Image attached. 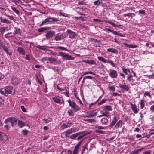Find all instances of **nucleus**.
Segmentation results:
<instances>
[{
	"label": "nucleus",
	"instance_id": "8fccbe9b",
	"mask_svg": "<svg viewBox=\"0 0 154 154\" xmlns=\"http://www.w3.org/2000/svg\"><path fill=\"white\" fill-rule=\"evenodd\" d=\"M152 102L153 104H154V101H152ZM150 110L152 112L154 113V105H152L150 107Z\"/></svg>",
	"mask_w": 154,
	"mask_h": 154
},
{
	"label": "nucleus",
	"instance_id": "20e7f679",
	"mask_svg": "<svg viewBox=\"0 0 154 154\" xmlns=\"http://www.w3.org/2000/svg\"><path fill=\"white\" fill-rule=\"evenodd\" d=\"M79 128L76 127H74L66 130L65 132V136L66 137H69V135L72 133L75 132L79 130Z\"/></svg>",
	"mask_w": 154,
	"mask_h": 154
},
{
	"label": "nucleus",
	"instance_id": "a211bd4d",
	"mask_svg": "<svg viewBox=\"0 0 154 154\" xmlns=\"http://www.w3.org/2000/svg\"><path fill=\"white\" fill-rule=\"evenodd\" d=\"M48 60L50 63H54V64L57 63V61L56 58L54 57H49L48 58Z\"/></svg>",
	"mask_w": 154,
	"mask_h": 154
},
{
	"label": "nucleus",
	"instance_id": "4be33fe9",
	"mask_svg": "<svg viewBox=\"0 0 154 154\" xmlns=\"http://www.w3.org/2000/svg\"><path fill=\"white\" fill-rule=\"evenodd\" d=\"M83 132H80L72 134V135H71L70 136V138L72 139H75L76 137H77L79 135L81 134Z\"/></svg>",
	"mask_w": 154,
	"mask_h": 154
},
{
	"label": "nucleus",
	"instance_id": "bf43d9fd",
	"mask_svg": "<svg viewBox=\"0 0 154 154\" xmlns=\"http://www.w3.org/2000/svg\"><path fill=\"white\" fill-rule=\"evenodd\" d=\"M88 73H89V74H93V75H95V73H94V72H91V71H90V72H85L83 74V75H86L87 74H88Z\"/></svg>",
	"mask_w": 154,
	"mask_h": 154
},
{
	"label": "nucleus",
	"instance_id": "ea45409f",
	"mask_svg": "<svg viewBox=\"0 0 154 154\" xmlns=\"http://www.w3.org/2000/svg\"><path fill=\"white\" fill-rule=\"evenodd\" d=\"M107 63H109L111 65H112L113 67H115V65L114 63H113V62L112 60H107Z\"/></svg>",
	"mask_w": 154,
	"mask_h": 154
},
{
	"label": "nucleus",
	"instance_id": "1a4fd4ad",
	"mask_svg": "<svg viewBox=\"0 0 154 154\" xmlns=\"http://www.w3.org/2000/svg\"><path fill=\"white\" fill-rule=\"evenodd\" d=\"M55 33V32L54 31H49L46 34L45 36L47 38L49 39L52 37Z\"/></svg>",
	"mask_w": 154,
	"mask_h": 154
},
{
	"label": "nucleus",
	"instance_id": "a18cd8bd",
	"mask_svg": "<svg viewBox=\"0 0 154 154\" xmlns=\"http://www.w3.org/2000/svg\"><path fill=\"white\" fill-rule=\"evenodd\" d=\"M102 3V2H101L100 0H97L94 1V4L95 5L98 6Z\"/></svg>",
	"mask_w": 154,
	"mask_h": 154
},
{
	"label": "nucleus",
	"instance_id": "423d86ee",
	"mask_svg": "<svg viewBox=\"0 0 154 154\" xmlns=\"http://www.w3.org/2000/svg\"><path fill=\"white\" fill-rule=\"evenodd\" d=\"M53 100L55 103H62L63 102V100L62 97L57 96L52 98Z\"/></svg>",
	"mask_w": 154,
	"mask_h": 154
},
{
	"label": "nucleus",
	"instance_id": "0eeeda50",
	"mask_svg": "<svg viewBox=\"0 0 154 154\" xmlns=\"http://www.w3.org/2000/svg\"><path fill=\"white\" fill-rule=\"evenodd\" d=\"M109 74L110 76L112 78H116L117 77V72L115 70H110V72Z\"/></svg>",
	"mask_w": 154,
	"mask_h": 154
},
{
	"label": "nucleus",
	"instance_id": "052dcab7",
	"mask_svg": "<svg viewBox=\"0 0 154 154\" xmlns=\"http://www.w3.org/2000/svg\"><path fill=\"white\" fill-rule=\"evenodd\" d=\"M21 108L22 110V111L24 112H26V109L23 106H21Z\"/></svg>",
	"mask_w": 154,
	"mask_h": 154
},
{
	"label": "nucleus",
	"instance_id": "a19ab883",
	"mask_svg": "<svg viewBox=\"0 0 154 154\" xmlns=\"http://www.w3.org/2000/svg\"><path fill=\"white\" fill-rule=\"evenodd\" d=\"M11 9L17 14H19L20 13L19 11L17 9L11 6Z\"/></svg>",
	"mask_w": 154,
	"mask_h": 154
},
{
	"label": "nucleus",
	"instance_id": "49530a36",
	"mask_svg": "<svg viewBox=\"0 0 154 154\" xmlns=\"http://www.w3.org/2000/svg\"><path fill=\"white\" fill-rule=\"evenodd\" d=\"M6 29V28L3 27H2L0 28V32H1L2 34H3Z\"/></svg>",
	"mask_w": 154,
	"mask_h": 154
},
{
	"label": "nucleus",
	"instance_id": "c756f323",
	"mask_svg": "<svg viewBox=\"0 0 154 154\" xmlns=\"http://www.w3.org/2000/svg\"><path fill=\"white\" fill-rule=\"evenodd\" d=\"M50 20V23H52L54 22H57L59 21V20L56 18L49 17Z\"/></svg>",
	"mask_w": 154,
	"mask_h": 154
},
{
	"label": "nucleus",
	"instance_id": "72a5a7b5",
	"mask_svg": "<svg viewBox=\"0 0 154 154\" xmlns=\"http://www.w3.org/2000/svg\"><path fill=\"white\" fill-rule=\"evenodd\" d=\"M47 22H50L49 17L46 18L45 20L43 21L42 23L40 25V26H41Z\"/></svg>",
	"mask_w": 154,
	"mask_h": 154
},
{
	"label": "nucleus",
	"instance_id": "69168bd1",
	"mask_svg": "<svg viewBox=\"0 0 154 154\" xmlns=\"http://www.w3.org/2000/svg\"><path fill=\"white\" fill-rule=\"evenodd\" d=\"M139 13L142 14H144L145 13V11L143 10H140L139 11Z\"/></svg>",
	"mask_w": 154,
	"mask_h": 154
},
{
	"label": "nucleus",
	"instance_id": "ddd939ff",
	"mask_svg": "<svg viewBox=\"0 0 154 154\" xmlns=\"http://www.w3.org/2000/svg\"><path fill=\"white\" fill-rule=\"evenodd\" d=\"M67 32L69 34V37L71 38H74L75 36V33L70 30H68L67 31Z\"/></svg>",
	"mask_w": 154,
	"mask_h": 154
},
{
	"label": "nucleus",
	"instance_id": "f704fd0d",
	"mask_svg": "<svg viewBox=\"0 0 154 154\" xmlns=\"http://www.w3.org/2000/svg\"><path fill=\"white\" fill-rule=\"evenodd\" d=\"M98 59L99 60L105 63H106L107 60L105 59L104 57H98Z\"/></svg>",
	"mask_w": 154,
	"mask_h": 154
},
{
	"label": "nucleus",
	"instance_id": "b1692460",
	"mask_svg": "<svg viewBox=\"0 0 154 154\" xmlns=\"http://www.w3.org/2000/svg\"><path fill=\"white\" fill-rule=\"evenodd\" d=\"M50 29V28L49 27H42L41 28H39L38 29V31L39 32H42L43 31Z\"/></svg>",
	"mask_w": 154,
	"mask_h": 154
},
{
	"label": "nucleus",
	"instance_id": "13d9d810",
	"mask_svg": "<svg viewBox=\"0 0 154 154\" xmlns=\"http://www.w3.org/2000/svg\"><path fill=\"white\" fill-rule=\"evenodd\" d=\"M57 48L59 49H60L63 50H64L66 51H67V50L65 48L63 47L58 46L57 47Z\"/></svg>",
	"mask_w": 154,
	"mask_h": 154
},
{
	"label": "nucleus",
	"instance_id": "680f3d73",
	"mask_svg": "<svg viewBox=\"0 0 154 154\" xmlns=\"http://www.w3.org/2000/svg\"><path fill=\"white\" fill-rule=\"evenodd\" d=\"M78 3L79 5H85L86 4L83 1L79 2Z\"/></svg>",
	"mask_w": 154,
	"mask_h": 154
},
{
	"label": "nucleus",
	"instance_id": "09e8293b",
	"mask_svg": "<svg viewBox=\"0 0 154 154\" xmlns=\"http://www.w3.org/2000/svg\"><path fill=\"white\" fill-rule=\"evenodd\" d=\"M137 47V46L136 45L129 44V48H135Z\"/></svg>",
	"mask_w": 154,
	"mask_h": 154
},
{
	"label": "nucleus",
	"instance_id": "a878e982",
	"mask_svg": "<svg viewBox=\"0 0 154 154\" xmlns=\"http://www.w3.org/2000/svg\"><path fill=\"white\" fill-rule=\"evenodd\" d=\"M18 125L19 127L22 128L25 125V123L22 121H18Z\"/></svg>",
	"mask_w": 154,
	"mask_h": 154
},
{
	"label": "nucleus",
	"instance_id": "4468645a",
	"mask_svg": "<svg viewBox=\"0 0 154 154\" xmlns=\"http://www.w3.org/2000/svg\"><path fill=\"white\" fill-rule=\"evenodd\" d=\"M83 140L80 141L75 147L73 151V152L76 154L78 152V151L79 149V148Z\"/></svg>",
	"mask_w": 154,
	"mask_h": 154
},
{
	"label": "nucleus",
	"instance_id": "f8f14e48",
	"mask_svg": "<svg viewBox=\"0 0 154 154\" xmlns=\"http://www.w3.org/2000/svg\"><path fill=\"white\" fill-rule=\"evenodd\" d=\"M8 137L4 133L0 132V140L4 141L6 140Z\"/></svg>",
	"mask_w": 154,
	"mask_h": 154
},
{
	"label": "nucleus",
	"instance_id": "cd10ccee",
	"mask_svg": "<svg viewBox=\"0 0 154 154\" xmlns=\"http://www.w3.org/2000/svg\"><path fill=\"white\" fill-rule=\"evenodd\" d=\"M15 30L14 31V34H20L21 32V31L20 29L18 28L15 27Z\"/></svg>",
	"mask_w": 154,
	"mask_h": 154
},
{
	"label": "nucleus",
	"instance_id": "9d476101",
	"mask_svg": "<svg viewBox=\"0 0 154 154\" xmlns=\"http://www.w3.org/2000/svg\"><path fill=\"white\" fill-rule=\"evenodd\" d=\"M97 115V112H94L93 111H91L90 112H87V115L84 116L85 117L87 118H91L95 116H96Z\"/></svg>",
	"mask_w": 154,
	"mask_h": 154
},
{
	"label": "nucleus",
	"instance_id": "2eb2a0df",
	"mask_svg": "<svg viewBox=\"0 0 154 154\" xmlns=\"http://www.w3.org/2000/svg\"><path fill=\"white\" fill-rule=\"evenodd\" d=\"M131 108L134 113H137L138 112L137 109L135 104H133L131 103H130Z\"/></svg>",
	"mask_w": 154,
	"mask_h": 154
},
{
	"label": "nucleus",
	"instance_id": "37998d69",
	"mask_svg": "<svg viewBox=\"0 0 154 154\" xmlns=\"http://www.w3.org/2000/svg\"><path fill=\"white\" fill-rule=\"evenodd\" d=\"M109 112H107L106 111H105V112L103 113V115L104 116H106L108 118L110 117V116L109 115Z\"/></svg>",
	"mask_w": 154,
	"mask_h": 154
},
{
	"label": "nucleus",
	"instance_id": "6ab92c4d",
	"mask_svg": "<svg viewBox=\"0 0 154 154\" xmlns=\"http://www.w3.org/2000/svg\"><path fill=\"white\" fill-rule=\"evenodd\" d=\"M1 22L3 23L9 24L11 23L10 21L9 20L6 18H3L2 17H0Z\"/></svg>",
	"mask_w": 154,
	"mask_h": 154
},
{
	"label": "nucleus",
	"instance_id": "5701e85b",
	"mask_svg": "<svg viewBox=\"0 0 154 154\" xmlns=\"http://www.w3.org/2000/svg\"><path fill=\"white\" fill-rule=\"evenodd\" d=\"M82 62H84L90 64H94L96 63L93 60H83L82 61Z\"/></svg>",
	"mask_w": 154,
	"mask_h": 154
},
{
	"label": "nucleus",
	"instance_id": "0e129e2a",
	"mask_svg": "<svg viewBox=\"0 0 154 154\" xmlns=\"http://www.w3.org/2000/svg\"><path fill=\"white\" fill-rule=\"evenodd\" d=\"M93 78V77L91 76H86L84 77L83 78V79L85 80L86 79H91Z\"/></svg>",
	"mask_w": 154,
	"mask_h": 154
},
{
	"label": "nucleus",
	"instance_id": "338daca9",
	"mask_svg": "<svg viewBox=\"0 0 154 154\" xmlns=\"http://www.w3.org/2000/svg\"><path fill=\"white\" fill-rule=\"evenodd\" d=\"M4 77V75L0 72V80L3 79Z\"/></svg>",
	"mask_w": 154,
	"mask_h": 154
},
{
	"label": "nucleus",
	"instance_id": "774afa93",
	"mask_svg": "<svg viewBox=\"0 0 154 154\" xmlns=\"http://www.w3.org/2000/svg\"><path fill=\"white\" fill-rule=\"evenodd\" d=\"M150 152L149 151H146L143 152V154H150Z\"/></svg>",
	"mask_w": 154,
	"mask_h": 154
},
{
	"label": "nucleus",
	"instance_id": "393cba45",
	"mask_svg": "<svg viewBox=\"0 0 154 154\" xmlns=\"http://www.w3.org/2000/svg\"><path fill=\"white\" fill-rule=\"evenodd\" d=\"M107 51L114 53H118V51L116 49H113V48L108 49H107Z\"/></svg>",
	"mask_w": 154,
	"mask_h": 154
},
{
	"label": "nucleus",
	"instance_id": "864d4df0",
	"mask_svg": "<svg viewBox=\"0 0 154 154\" xmlns=\"http://www.w3.org/2000/svg\"><path fill=\"white\" fill-rule=\"evenodd\" d=\"M47 51H48L50 52V53L51 54L53 55H56L57 53L56 52H54L53 51L51 50H47Z\"/></svg>",
	"mask_w": 154,
	"mask_h": 154
},
{
	"label": "nucleus",
	"instance_id": "3c124183",
	"mask_svg": "<svg viewBox=\"0 0 154 154\" xmlns=\"http://www.w3.org/2000/svg\"><path fill=\"white\" fill-rule=\"evenodd\" d=\"M109 88L111 91H115V88L113 86H110L109 87Z\"/></svg>",
	"mask_w": 154,
	"mask_h": 154
},
{
	"label": "nucleus",
	"instance_id": "f03ea898",
	"mask_svg": "<svg viewBox=\"0 0 154 154\" xmlns=\"http://www.w3.org/2000/svg\"><path fill=\"white\" fill-rule=\"evenodd\" d=\"M59 55L63 59L73 60L74 59V57L65 52H60L59 53Z\"/></svg>",
	"mask_w": 154,
	"mask_h": 154
},
{
	"label": "nucleus",
	"instance_id": "aec40b11",
	"mask_svg": "<svg viewBox=\"0 0 154 154\" xmlns=\"http://www.w3.org/2000/svg\"><path fill=\"white\" fill-rule=\"evenodd\" d=\"M117 118L116 116H115L113 118V120L110 123L109 125V126L110 127L112 128L113 126L115 125L116 123L117 122Z\"/></svg>",
	"mask_w": 154,
	"mask_h": 154
},
{
	"label": "nucleus",
	"instance_id": "c85d7f7f",
	"mask_svg": "<svg viewBox=\"0 0 154 154\" xmlns=\"http://www.w3.org/2000/svg\"><path fill=\"white\" fill-rule=\"evenodd\" d=\"M3 50L5 51L7 54H9L10 56L12 55L11 53L9 52L8 49L6 47L4 46H3Z\"/></svg>",
	"mask_w": 154,
	"mask_h": 154
},
{
	"label": "nucleus",
	"instance_id": "79ce46f5",
	"mask_svg": "<svg viewBox=\"0 0 154 154\" xmlns=\"http://www.w3.org/2000/svg\"><path fill=\"white\" fill-rule=\"evenodd\" d=\"M83 132L81 134H80V136H79L77 138V140H79L83 138L85 136L87 135L86 134H83Z\"/></svg>",
	"mask_w": 154,
	"mask_h": 154
},
{
	"label": "nucleus",
	"instance_id": "4c0bfd02",
	"mask_svg": "<svg viewBox=\"0 0 154 154\" xmlns=\"http://www.w3.org/2000/svg\"><path fill=\"white\" fill-rule=\"evenodd\" d=\"M123 72L125 73L126 74H128V72L130 73V70L129 69H125L124 68H122Z\"/></svg>",
	"mask_w": 154,
	"mask_h": 154
},
{
	"label": "nucleus",
	"instance_id": "6e6552de",
	"mask_svg": "<svg viewBox=\"0 0 154 154\" xmlns=\"http://www.w3.org/2000/svg\"><path fill=\"white\" fill-rule=\"evenodd\" d=\"M66 35L61 33L57 34L55 37V40L56 41L63 39L66 37Z\"/></svg>",
	"mask_w": 154,
	"mask_h": 154
},
{
	"label": "nucleus",
	"instance_id": "c9c22d12",
	"mask_svg": "<svg viewBox=\"0 0 154 154\" xmlns=\"http://www.w3.org/2000/svg\"><path fill=\"white\" fill-rule=\"evenodd\" d=\"M140 106L141 108L142 109H143L145 106V103L144 102V100L142 99L141 100L140 103Z\"/></svg>",
	"mask_w": 154,
	"mask_h": 154
},
{
	"label": "nucleus",
	"instance_id": "4d7b16f0",
	"mask_svg": "<svg viewBox=\"0 0 154 154\" xmlns=\"http://www.w3.org/2000/svg\"><path fill=\"white\" fill-rule=\"evenodd\" d=\"M22 133L24 135H26L28 133V131L26 130H24L22 131Z\"/></svg>",
	"mask_w": 154,
	"mask_h": 154
},
{
	"label": "nucleus",
	"instance_id": "f257e3e1",
	"mask_svg": "<svg viewBox=\"0 0 154 154\" xmlns=\"http://www.w3.org/2000/svg\"><path fill=\"white\" fill-rule=\"evenodd\" d=\"M15 92L14 88L11 86H7L0 89V93L5 96L7 95L8 94H14Z\"/></svg>",
	"mask_w": 154,
	"mask_h": 154
},
{
	"label": "nucleus",
	"instance_id": "c03bdc74",
	"mask_svg": "<svg viewBox=\"0 0 154 154\" xmlns=\"http://www.w3.org/2000/svg\"><path fill=\"white\" fill-rule=\"evenodd\" d=\"M86 120L91 123L95 122H96L95 119H87Z\"/></svg>",
	"mask_w": 154,
	"mask_h": 154
},
{
	"label": "nucleus",
	"instance_id": "473e14b6",
	"mask_svg": "<svg viewBox=\"0 0 154 154\" xmlns=\"http://www.w3.org/2000/svg\"><path fill=\"white\" fill-rule=\"evenodd\" d=\"M104 110L105 111H110L112 110V109L111 106L108 105L105 106Z\"/></svg>",
	"mask_w": 154,
	"mask_h": 154
},
{
	"label": "nucleus",
	"instance_id": "e433bc0d",
	"mask_svg": "<svg viewBox=\"0 0 154 154\" xmlns=\"http://www.w3.org/2000/svg\"><path fill=\"white\" fill-rule=\"evenodd\" d=\"M106 22H107L108 23L112 25L114 27H118V26H117V25L114 23L113 22H112L109 21V20H105L104 21Z\"/></svg>",
	"mask_w": 154,
	"mask_h": 154
},
{
	"label": "nucleus",
	"instance_id": "9b49d317",
	"mask_svg": "<svg viewBox=\"0 0 154 154\" xmlns=\"http://www.w3.org/2000/svg\"><path fill=\"white\" fill-rule=\"evenodd\" d=\"M119 85L120 88L123 89L126 91H128L130 88L129 86L126 85L125 83L123 84H119Z\"/></svg>",
	"mask_w": 154,
	"mask_h": 154
},
{
	"label": "nucleus",
	"instance_id": "6e6d98bb",
	"mask_svg": "<svg viewBox=\"0 0 154 154\" xmlns=\"http://www.w3.org/2000/svg\"><path fill=\"white\" fill-rule=\"evenodd\" d=\"M106 128V127H102L101 126H97V129H105Z\"/></svg>",
	"mask_w": 154,
	"mask_h": 154
},
{
	"label": "nucleus",
	"instance_id": "f3484780",
	"mask_svg": "<svg viewBox=\"0 0 154 154\" xmlns=\"http://www.w3.org/2000/svg\"><path fill=\"white\" fill-rule=\"evenodd\" d=\"M72 124L71 122H68L67 124L63 123V125L61 126L60 128L62 129H64L66 128H67L70 127Z\"/></svg>",
	"mask_w": 154,
	"mask_h": 154
},
{
	"label": "nucleus",
	"instance_id": "39448f33",
	"mask_svg": "<svg viewBox=\"0 0 154 154\" xmlns=\"http://www.w3.org/2000/svg\"><path fill=\"white\" fill-rule=\"evenodd\" d=\"M68 102L69 103V106H70L75 111H77L80 109V108L77 105L75 102H72L69 100H68Z\"/></svg>",
	"mask_w": 154,
	"mask_h": 154
},
{
	"label": "nucleus",
	"instance_id": "7c9ffc66",
	"mask_svg": "<svg viewBox=\"0 0 154 154\" xmlns=\"http://www.w3.org/2000/svg\"><path fill=\"white\" fill-rule=\"evenodd\" d=\"M42 120L44 121V122L45 123H48L49 122L51 121L52 119L51 118H48L47 119H42Z\"/></svg>",
	"mask_w": 154,
	"mask_h": 154
},
{
	"label": "nucleus",
	"instance_id": "2f4dec72",
	"mask_svg": "<svg viewBox=\"0 0 154 154\" xmlns=\"http://www.w3.org/2000/svg\"><path fill=\"white\" fill-rule=\"evenodd\" d=\"M135 16V14L133 13H128L127 14H123V16L124 17L128 16L132 17Z\"/></svg>",
	"mask_w": 154,
	"mask_h": 154
},
{
	"label": "nucleus",
	"instance_id": "dca6fc26",
	"mask_svg": "<svg viewBox=\"0 0 154 154\" xmlns=\"http://www.w3.org/2000/svg\"><path fill=\"white\" fill-rule=\"evenodd\" d=\"M123 122L122 120H120L114 126V129H117L122 127Z\"/></svg>",
	"mask_w": 154,
	"mask_h": 154
},
{
	"label": "nucleus",
	"instance_id": "de8ad7c7",
	"mask_svg": "<svg viewBox=\"0 0 154 154\" xmlns=\"http://www.w3.org/2000/svg\"><path fill=\"white\" fill-rule=\"evenodd\" d=\"M106 101V100L103 99L100 102L98 103V105H100L104 103Z\"/></svg>",
	"mask_w": 154,
	"mask_h": 154
},
{
	"label": "nucleus",
	"instance_id": "603ef678",
	"mask_svg": "<svg viewBox=\"0 0 154 154\" xmlns=\"http://www.w3.org/2000/svg\"><path fill=\"white\" fill-rule=\"evenodd\" d=\"M144 95L148 96L149 97H151V95L150 94V93L148 91H146L145 92L144 94Z\"/></svg>",
	"mask_w": 154,
	"mask_h": 154
},
{
	"label": "nucleus",
	"instance_id": "e2e57ef3",
	"mask_svg": "<svg viewBox=\"0 0 154 154\" xmlns=\"http://www.w3.org/2000/svg\"><path fill=\"white\" fill-rule=\"evenodd\" d=\"M132 77V76L131 75H128L127 78V80L129 81H131L132 80L131 78Z\"/></svg>",
	"mask_w": 154,
	"mask_h": 154
},
{
	"label": "nucleus",
	"instance_id": "5fc2aeb1",
	"mask_svg": "<svg viewBox=\"0 0 154 154\" xmlns=\"http://www.w3.org/2000/svg\"><path fill=\"white\" fill-rule=\"evenodd\" d=\"M139 152L138 150L132 151L130 154H138Z\"/></svg>",
	"mask_w": 154,
	"mask_h": 154
},
{
	"label": "nucleus",
	"instance_id": "58836bf2",
	"mask_svg": "<svg viewBox=\"0 0 154 154\" xmlns=\"http://www.w3.org/2000/svg\"><path fill=\"white\" fill-rule=\"evenodd\" d=\"M108 119L106 118H103L101 121V123L103 124H106L108 122Z\"/></svg>",
	"mask_w": 154,
	"mask_h": 154
},
{
	"label": "nucleus",
	"instance_id": "bb28decb",
	"mask_svg": "<svg viewBox=\"0 0 154 154\" xmlns=\"http://www.w3.org/2000/svg\"><path fill=\"white\" fill-rule=\"evenodd\" d=\"M19 81L17 78L15 77H13L12 78L11 82L14 84H16L18 83Z\"/></svg>",
	"mask_w": 154,
	"mask_h": 154
},
{
	"label": "nucleus",
	"instance_id": "7ed1b4c3",
	"mask_svg": "<svg viewBox=\"0 0 154 154\" xmlns=\"http://www.w3.org/2000/svg\"><path fill=\"white\" fill-rule=\"evenodd\" d=\"M17 119L14 117H9L5 121V124H7L9 122H11V126L14 127L17 124Z\"/></svg>",
	"mask_w": 154,
	"mask_h": 154
},
{
	"label": "nucleus",
	"instance_id": "412c9836",
	"mask_svg": "<svg viewBox=\"0 0 154 154\" xmlns=\"http://www.w3.org/2000/svg\"><path fill=\"white\" fill-rule=\"evenodd\" d=\"M17 51L21 54L25 55V51L24 49L21 47H18L17 49Z\"/></svg>",
	"mask_w": 154,
	"mask_h": 154
}]
</instances>
